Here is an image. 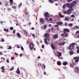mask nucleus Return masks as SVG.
<instances>
[{
	"instance_id": "nucleus-8",
	"label": "nucleus",
	"mask_w": 79,
	"mask_h": 79,
	"mask_svg": "<svg viewBox=\"0 0 79 79\" xmlns=\"http://www.w3.org/2000/svg\"><path fill=\"white\" fill-rule=\"evenodd\" d=\"M53 38L55 39H56L58 37V34H56L54 35L53 36Z\"/></svg>"
},
{
	"instance_id": "nucleus-42",
	"label": "nucleus",
	"mask_w": 79,
	"mask_h": 79,
	"mask_svg": "<svg viewBox=\"0 0 79 79\" xmlns=\"http://www.w3.org/2000/svg\"><path fill=\"white\" fill-rule=\"evenodd\" d=\"M49 2L50 3H53V0H49Z\"/></svg>"
},
{
	"instance_id": "nucleus-34",
	"label": "nucleus",
	"mask_w": 79,
	"mask_h": 79,
	"mask_svg": "<svg viewBox=\"0 0 79 79\" xmlns=\"http://www.w3.org/2000/svg\"><path fill=\"white\" fill-rule=\"evenodd\" d=\"M70 17H71V18H75V15L73 14L71 15Z\"/></svg>"
},
{
	"instance_id": "nucleus-64",
	"label": "nucleus",
	"mask_w": 79,
	"mask_h": 79,
	"mask_svg": "<svg viewBox=\"0 0 79 79\" xmlns=\"http://www.w3.org/2000/svg\"><path fill=\"white\" fill-rule=\"evenodd\" d=\"M51 31H55V30H54V29H53V28L52 27L51 28Z\"/></svg>"
},
{
	"instance_id": "nucleus-44",
	"label": "nucleus",
	"mask_w": 79,
	"mask_h": 79,
	"mask_svg": "<svg viewBox=\"0 0 79 79\" xmlns=\"http://www.w3.org/2000/svg\"><path fill=\"white\" fill-rule=\"evenodd\" d=\"M61 37H64V33H62L61 34Z\"/></svg>"
},
{
	"instance_id": "nucleus-63",
	"label": "nucleus",
	"mask_w": 79,
	"mask_h": 79,
	"mask_svg": "<svg viewBox=\"0 0 79 79\" xmlns=\"http://www.w3.org/2000/svg\"><path fill=\"white\" fill-rule=\"evenodd\" d=\"M49 21H52V19L51 18H50Z\"/></svg>"
},
{
	"instance_id": "nucleus-29",
	"label": "nucleus",
	"mask_w": 79,
	"mask_h": 79,
	"mask_svg": "<svg viewBox=\"0 0 79 79\" xmlns=\"http://www.w3.org/2000/svg\"><path fill=\"white\" fill-rule=\"evenodd\" d=\"M46 39L48 41H50V38L49 36Z\"/></svg>"
},
{
	"instance_id": "nucleus-61",
	"label": "nucleus",
	"mask_w": 79,
	"mask_h": 79,
	"mask_svg": "<svg viewBox=\"0 0 79 79\" xmlns=\"http://www.w3.org/2000/svg\"><path fill=\"white\" fill-rule=\"evenodd\" d=\"M77 53H79V49H78L77 50Z\"/></svg>"
},
{
	"instance_id": "nucleus-15",
	"label": "nucleus",
	"mask_w": 79,
	"mask_h": 79,
	"mask_svg": "<svg viewBox=\"0 0 79 79\" xmlns=\"http://www.w3.org/2000/svg\"><path fill=\"white\" fill-rule=\"evenodd\" d=\"M47 26L45 25V26H43V27H41V29H43L45 30L47 28Z\"/></svg>"
},
{
	"instance_id": "nucleus-54",
	"label": "nucleus",
	"mask_w": 79,
	"mask_h": 79,
	"mask_svg": "<svg viewBox=\"0 0 79 79\" xmlns=\"http://www.w3.org/2000/svg\"><path fill=\"white\" fill-rule=\"evenodd\" d=\"M75 62L76 63H78L79 62V60H76L75 61Z\"/></svg>"
},
{
	"instance_id": "nucleus-10",
	"label": "nucleus",
	"mask_w": 79,
	"mask_h": 79,
	"mask_svg": "<svg viewBox=\"0 0 79 79\" xmlns=\"http://www.w3.org/2000/svg\"><path fill=\"white\" fill-rule=\"evenodd\" d=\"M64 42H63L62 43H59L58 44V45H59V46H61V45H64Z\"/></svg>"
},
{
	"instance_id": "nucleus-1",
	"label": "nucleus",
	"mask_w": 79,
	"mask_h": 79,
	"mask_svg": "<svg viewBox=\"0 0 79 79\" xmlns=\"http://www.w3.org/2000/svg\"><path fill=\"white\" fill-rule=\"evenodd\" d=\"M75 44L76 43H74L71 44L69 46V49L70 50H74V46H75Z\"/></svg>"
},
{
	"instance_id": "nucleus-51",
	"label": "nucleus",
	"mask_w": 79,
	"mask_h": 79,
	"mask_svg": "<svg viewBox=\"0 0 79 79\" xmlns=\"http://www.w3.org/2000/svg\"><path fill=\"white\" fill-rule=\"evenodd\" d=\"M15 32H16V30H14L13 32V34H15Z\"/></svg>"
},
{
	"instance_id": "nucleus-38",
	"label": "nucleus",
	"mask_w": 79,
	"mask_h": 79,
	"mask_svg": "<svg viewBox=\"0 0 79 79\" xmlns=\"http://www.w3.org/2000/svg\"><path fill=\"white\" fill-rule=\"evenodd\" d=\"M10 30H11V31H13V29H14V28L13 27H10Z\"/></svg>"
},
{
	"instance_id": "nucleus-40",
	"label": "nucleus",
	"mask_w": 79,
	"mask_h": 79,
	"mask_svg": "<svg viewBox=\"0 0 79 79\" xmlns=\"http://www.w3.org/2000/svg\"><path fill=\"white\" fill-rule=\"evenodd\" d=\"M11 48H12V47H11V46H9L8 48V50H10L11 49Z\"/></svg>"
},
{
	"instance_id": "nucleus-33",
	"label": "nucleus",
	"mask_w": 79,
	"mask_h": 79,
	"mask_svg": "<svg viewBox=\"0 0 79 79\" xmlns=\"http://www.w3.org/2000/svg\"><path fill=\"white\" fill-rule=\"evenodd\" d=\"M77 2L76 1H75L72 2V3H74V5H76L77 3Z\"/></svg>"
},
{
	"instance_id": "nucleus-50",
	"label": "nucleus",
	"mask_w": 79,
	"mask_h": 79,
	"mask_svg": "<svg viewBox=\"0 0 79 79\" xmlns=\"http://www.w3.org/2000/svg\"><path fill=\"white\" fill-rule=\"evenodd\" d=\"M6 61L8 63H10V61H9V60L8 59L6 60Z\"/></svg>"
},
{
	"instance_id": "nucleus-46",
	"label": "nucleus",
	"mask_w": 79,
	"mask_h": 79,
	"mask_svg": "<svg viewBox=\"0 0 79 79\" xmlns=\"http://www.w3.org/2000/svg\"><path fill=\"white\" fill-rule=\"evenodd\" d=\"M1 60H3V61H5V58L3 57H1Z\"/></svg>"
},
{
	"instance_id": "nucleus-57",
	"label": "nucleus",
	"mask_w": 79,
	"mask_h": 79,
	"mask_svg": "<svg viewBox=\"0 0 79 79\" xmlns=\"http://www.w3.org/2000/svg\"><path fill=\"white\" fill-rule=\"evenodd\" d=\"M42 47L43 48H44V45L43 44L42 45Z\"/></svg>"
},
{
	"instance_id": "nucleus-41",
	"label": "nucleus",
	"mask_w": 79,
	"mask_h": 79,
	"mask_svg": "<svg viewBox=\"0 0 79 79\" xmlns=\"http://www.w3.org/2000/svg\"><path fill=\"white\" fill-rule=\"evenodd\" d=\"M69 27H70L71 26H73V24L72 23H69Z\"/></svg>"
},
{
	"instance_id": "nucleus-56",
	"label": "nucleus",
	"mask_w": 79,
	"mask_h": 79,
	"mask_svg": "<svg viewBox=\"0 0 79 79\" xmlns=\"http://www.w3.org/2000/svg\"><path fill=\"white\" fill-rule=\"evenodd\" d=\"M76 49H77L78 50V49H79V46H77L76 47Z\"/></svg>"
},
{
	"instance_id": "nucleus-60",
	"label": "nucleus",
	"mask_w": 79,
	"mask_h": 79,
	"mask_svg": "<svg viewBox=\"0 0 79 79\" xmlns=\"http://www.w3.org/2000/svg\"><path fill=\"white\" fill-rule=\"evenodd\" d=\"M32 37H35V35L34 34H32Z\"/></svg>"
},
{
	"instance_id": "nucleus-12",
	"label": "nucleus",
	"mask_w": 79,
	"mask_h": 79,
	"mask_svg": "<svg viewBox=\"0 0 79 79\" xmlns=\"http://www.w3.org/2000/svg\"><path fill=\"white\" fill-rule=\"evenodd\" d=\"M56 24H58V25H61V24H63V22H58L56 23Z\"/></svg>"
},
{
	"instance_id": "nucleus-14",
	"label": "nucleus",
	"mask_w": 79,
	"mask_h": 79,
	"mask_svg": "<svg viewBox=\"0 0 79 79\" xmlns=\"http://www.w3.org/2000/svg\"><path fill=\"white\" fill-rule=\"evenodd\" d=\"M57 54H58V56H59V57H60V56H61V55H62L61 52H57Z\"/></svg>"
},
{
	"instance_id": "nucleus-4",
	"label": "nucleus",
	"mask_w": 79,
	"mask_h": 79,
	"mask_svg": "<svg viewBox=\"0 0 79 79\" xmlns=\"http://www.w3.org/2000/svg\"><path fill=\"white\" fill-rule=\"evenodd\" d=\"M45 17H47V18H50V15L48 12H46L44 14Z\"/></svg>"
},
{
	"instance_id": "nucleus-16",
	"label": "nucleus",
	"mask_w": 79,
	"mask_h": 79,
	"mask_svg": "<svg viewBox=\"0 0 79 79\" xmlns=\"http://www.w3.org/2000/svg\"><path fill=\"white\" fill-rule=\"evenodd\" d=\"M76 35L77 36V38H79V31H78L76 32Z\"/></svg>"
},
{
	"instance_id": "nucleus-25",
	"label": "nucleus",
	"mask_w": 79,
	"mask_h": 79,
	"mask_svg": "<svg viewBox=\"0 0 79 79\" xmlns=\"http://www.w3.org/2000/svg\"><path fill=\"white\" fill-rule=\"evenodd\" d=\"M4 31H5V32H8L9 31V29H6V28H4Z\"/></svg>"
},
{
	"instance_id": "nucleus-59",
	"label": "nucleus",
	"mask_w": 79,
	"mask_h": 79,
	"mask_svg": "<svg viewBox=\"0 0 79 79\" xmlns=\"http://www.w3.org/2000/svg\"><path fill=\"white\" fill-rule=\"evenodd\" d=\"M55 27H59V26L57 25H55Z\"/></svg>"
},
{
	"instance_id": "nucleus-2",
	"label": "nucleus",
	"mask_w": 79,
	"mask_h": 79,
	"mask_svg": "<svg viewBox=\"0 0 79 79\" xmlns=\"http://www.w3.org/2000/svg\"><path fill=\"white\" fill-rule=\"evenodd\" d=\"M67 5L68 8H73V6H74V4L72 3H67Z\"/></svg>"
},
{
	"instance_id": "nucleus-13",
	"label": "nucleus",
	"mask_w": 79,
	"mask_h": 79,
	"mask_svg": "<svg viewBox=\"0 0 79 79\" xmlns=\"http://www.w3.org/2000/svg\"><path fill=\"white\" fill-rule=\"evenodd\" d=\"M9 2L10 3V6H11L13 5V0H10Z\"/></svg>"
},
{
	"instance_id": "nucleus-37",
	"label": "nucleus",
	"mask_w": 79,
	"mask_h": 79,
	"mask_svg": "<svg viewBox=\"0 0 79 79\" xmlns=\"http://www.w3.org/2000/svg\"><path fill=\"white\" fill-rule=\"evenodd\" d=\"M44 40L45 44H47L48 43H47V41L46 40V39H44Z\"/></svg>"
},
{
	"instance_id": "nucleus-11",
	"label": "nucleus",
	"mask_w": 79,
	"mask_h": 79,
	"mask_svg": "<svg viewBox=\"0 0 79 79\" xmlns=\"http://www.w3.org/2000/svg\"><path fill=\"white\" fill-rule=\"evenodd\" d=\"M44 36L46 37V39L50 37V35H49V34H48V33H45L44 35Z\"/></svg>"
},
{
	"instance_id": "nucleus-32",
	"label": "nucleus",
	"mask_w": 79,
	"mask_h": 79,
	"mask_svg": "<svg viewBox=\"0 0 79 79\" xmlns=\"http://www.w3.org/2000/svg\"><path fill=\"white\" fill-rule=\"evenodd\" d=\"M1 69H2V70H3V71H5V66H3L2 67Z\"/></svg>"
},
{
	"instance_id": "nucleus-18",
	"label": "nucleus",
	"mask_w": 79,
	"mask_h": 79,
	"mask_svg": "<svg viewBox=\"0 0 79 79\" xmlns=\"http://www.w3.org/2000/svg\"><path fill=\"white\" fill-rule=\"evenodd\" d=\"M70 66L71 68H73L74 66V63L70 64Z\"/></svg>"
},
{
	"instance_id": "nucleus-58",
	"label": "nucleus",
	"mask_w": 79,
	"mask_h": 79,
	"mask_svg": "<svg viewBox=\"0 0 79 79\" xmlns=\"http://www.w3.org/2000/svg\"><path fill=\"white\" fill-rule=\"evenodd\" d=\"M15 55H17V56H18V55H19V54H17L16 52L15 53Z\"/></svg>"
},
{
	"instance_id": "nucleus-28",
	"label": "nucleus",
	"mask_w": 79,
	"mask_h": 79,
	"mask_svg": "<svg viewBox=\"0 0 79 79\" xmlns=\"http://www.w3.org/2000/svg\"><path fill=\"white\" fill-rule=\"evenodd\" d=\"M64 20L65 21H69V19H68V18H67L66 16L65 17V18L64 19Z\"/></svg>"
},
{
	"instance_id": "nucleus-52",
	"label": "nucleus",
	"mask_w": 79,
	"mask_h": 79,
	"mask_svg": "<svg viewBox=\"0 0 79 79\" xmlns=\"http://www.w3.org/2000/svg\"><path fill=\"white\" fill-rule=\"evenodd\" d=\"M64 14H67V11H64Z\"/></svg>"
},
{
	"instance_id": "nucleus-49",
	"label": "nucleus",
	"mask_w": 79,
	"mask_h": 79,
	"mask_svg": "<svg viewBox=\"0 0 79 79\" xmlns=\"http://www.w3.org/2000/svg\"><path fill=\"white\" fill-rule=\"evenodd\" d=\"M14 69V68L13 67H12L11 69H10V71H12V70H13Z\"/></svg>"
},
{
	"instance_id": "nucleus-27",
	"label": "nucleus",
	"mask_w": 79,
	"mask_h": 79,
	"mask_svg": "<svg viewBox=\"0 0 79 79\" xmlns=\"http://www.w3.org/2000/svg\"><path fill=\"white\" fill-rule=\"evenodd\" d=\"M68 35V33H64V37H67Z\"/></svg>"
},
{
	"instance_id": "nucleus-55",
	"label": "nucleus",
	"mask_w": 79,
	"mask_h": 79,
	"mask_svg": "<svg viewBox=\"0 0 79 79\" xmlns=\"http://www.w3.org/2000/svg\"><path fill=\"white\" fill-rule=\"evenodd\" d=\"M11 60H15V58L13 57H11Z\"/></svg>"
},
{
	"instance_id": "nucleus-7",
	"label": "nucleus",
	"mask_w": 79,
	"mask_h": 79,
	"mask_svg": "<svg viewBox=\"0 0 79 79\" xmlns=\"http://www.w3.org/2000/svg\"><path fill=\"white\" fill-rule=\"evenodd\" d=\"M58 15L59 16L60 18H64V15H61V14L60 13H59Z\"/></svg>"
},
{
	"instance_id": "nucleus-19",
	"label": "nucleus",
	"mask_w": 79,
	"mask_h": 79,
	"mask_svg": "<svg viewBox=\"0 0 79 79\" xmlns=\"http://www.w3.org/2000/svg\"><path fill=\"white\" fill-rule=\"evenodd\" d=\"M57 65H58L59 66H60L61 65V63L60 61H58L57 62Z\"/></svg>"
},
{
	"instance_id": "nucleus-26",
	"label": "nucleus",
	"mask_w": 79,
	"mask_h": 79,
	"mask_svg": "<svg viewBox=\"0 0 79 79\" xmlns=\"http://www.w3.org/2000/svg\"><path fill=\"white\" fill-rule=\"evenodd\" d=\"M73 59L75 60H77L79 59V57H74Z\"/></svg>"
},
{
	"instance_id": "nucleus-24",
	"label": "nucleus",
	"mask_w": 79,
	"mask_h": 79,
	"mask_svg": "<svg viewBox=\"0 0 79 79\" xmlns=\"http://www.w3.org/2000/svg\"><path fill=\"white\" fill-rule=\"evenodd\" d=\"M44 19L42 18H41L40 19V22H41L42 23H44Z\"/></svg>"
},
{
	"instance_id": "nucleus-62",
	"label": "nucleus",
	"mask_w": 79,
	"mask_h": 79,
	"mask_svg": "<svg viewBox=\"0 0 79 79\" xmlns=\"http://www.w3.org/2000/svg\"><path fill=\"white\" fill-rule=\"evenodd\" d=\"M8 4V2H6V6H7Z\"/></svg>"
},
{
	"instance_id": "nucleus-21",
	"label": "nucleus",
	"mask_w": 79,
	"mask_h": 79,
	"mask_svg": "<svg viewBox=\"0 0 79 79\" xmlns=\"http://www.w3.org/2000/svg\"><path fill=\"white\" fill-rule=\"evenodd\" d=\"M68 63L67 62H64L63 63V64L64 66H66V65H67Z\"/></svg>"
},
{
	"instance_id": "nucleus-17",
	"label": "nucleus",
	"mask_w": 79,
	"mask_h": 79,
	"mask_svg": "<svg viewBox=\"0 0 79 79\" xmlns=\"http://www.w3.org/2000/svg\"><path fill=\"white\" fill-rule=\"evenodd\" d=\"M51 47L52 49H55L56 48V47H55L54 46V45H53V44H51Z\"/></svg>"
},
{
	"instance_id": "nucleus-6",
	"label": "nucleus",
	"mask_w": 79,
	"mask_h": 79,
	"mask_svg": "<svg viewBox=\"0 0 79 79\" xmlns=\"http://www.w3.org/2000/svg\"><path fill=\"white\" fill-rule=\"evenodd\" d=\"M74 69H75L77 71H75V73H79V67H75L74 68Z\"/></svg>"
},
{
	"instance_id": "nucleus-45",
	"label": "nucleus",
	"mask_w": 79,
	"mask_h": 79,
	"mask_svg": "<svg viewBox=\"0 0 79 79\" xmlns=\"http://www.w3.org/2000/svg\"><path fill=\"white\" fill-rule=\"evenodd\" d=\"M1 40L2 42H5V40L3 38H2L1 39Z\"/></svg>"
},
{
	"instance_id": "nucleus-48",
	"label": "nucleus",
	"mask_w": 79,
	"mask_h": 79,
	"mask_svg": "<svg viewBox=\"0 0 79 79\" xmlns=\"http://www.w3.org/2000/svg\"><path fill=\"white\" fill-rule=\"evenodd\" d=\"M21 48L22 50H23V51L24 50V48H23V46H21Z\"/></svg>"
},
{
	"instance_id": "nucleus-30",
	"label": "nucleus",
	"mask_w": 79,
	"mask_h": 79,
	"mask_svg": "<svg viewBox=\"0 0 79 79\" xmlns=\"http://www.w3.org/2000/svg\"><path fill=\"white\" fill-rule=\"evenodd\" d=\"M24 13L25 15H27L29 14V13H28V12H27V11H25Z\"/></svg>"
},
{
	"instance_id": "nucleus-53",
	"label": "nucleus",
	"mask_w": 79,
	"mask_h": 79,
	"mask_svg": "<svg viewBox=\"0 0 79 79\" xmlns=\"http://www.w3.org/2000/svg\"><path fill=\"white\" fill-rule=\"evenodd\" d=\"M67 2H72V0H68Z\"/></svg>"
},
{
	"instance_id": "nucleus-9",
	"label": "nucleus",
	"mask_w": 79,
	"mask_h": 79,
	"mask_svg": "<svg viewBox=\"0 0 79 79\" xmlns=\"http://www.w3.org/2000/svg\"><path fill=\"white\" fill-rule=\"evenodd\" d=\"M67 15H71V13L72 12L69 10H67Z\"/></svg>"
},
{
	"instance_id": "nucleus-23",
	"label": "nucleus",
	"mask_w": 79,
	"mask_h": 79,
	"mask_svg": "<svg viewBox=\"0 0 79 79\" xmlns=\"http://www.w3.org/2000/svg\"><path fill=\"white\" fill-rule=\"evenodd\" d=\"M16 35L19 37V38H20V37H21V35L19 33H17Z\"/></svg>"
},
{
	"instance_id": "nucleus-36",
	"label": "nucleus",
	"mask_w": 79,
	"mask_h": 79,
	"mask_svg": "<svg viewBox=\"0 0 79 79\" xmlns=\"http://www.w3.org/2000/svg\"><path fill=\"white\" fill-rule=\"evenodd\" d=\"M23 32L26 34H27V32L26 30H24Z\"/></svg>"
},
{
	"instance_id": "nucleus-39",
	"label": "nucleus",
	"mask_w": 79,
	"mask_h": 79,
	"mask_svg": "<svg viewBox=\"0 0 79 79\" xmlns=\"http://www.w3.org/2000/svg\"><path fill=\"white\" fill-rule=\"evenodd\" d=\"M69 53L70 55H73V52L72 51H70Z\"/></svg>"
},
{
	"instance_id": "nucleus-35",
	"label": "nucleus",
	"mask_w": 79,
	"mask_h": 79,
	"mask_svg": "<svg viewBox=\"0 0 79 79\" xmlns=\"http://www.w3.org/2000/svg\"><path fill=\"white\" fill-rule=\"evenodd\" d=\"M12 8H13L14 9H16V6H13L12 7Z\"/></svg>"
},
{
	"instance_id": "nucleus-22",
	"label": "nucleus",
	"mask_w": 79,
	"mask_h": 79,
	"mask_svg": "<svg viewBox=\"0 0 79 79\" xmlns=\"http://www.w3.org/2000/svg\"><path fill=\"white\" fill-rule=\"evenodd\" d=\"M16 73L18 74H19L20 73V71H19V68H17V70L16 71Z\"/></svg>"
},
{
	"instance_id": "nucleus-47",
	"label": "nucleus",
	"mask_w": 79,
	"mask_h": 79,
	"mask_svg": "<svg viewBox=\"0 0 79 79\" xmlns=\"http://www.w3.org/2000/svg\"><path fill=\"white\" fill-rule=\"evenodd\" d=\"M75 27L76 28V29H79V26H75Z\"/></svg>"
},
{
	"instance_id": "nucleus-31",
	"label": "nucleus",
	"mask_w": 79,
	"mask_h": 79,
	"mask_svg": "<svg viewBox=\"0 0 79 79\" xmlns=\"http://www.w3.org/2000/svg\"><path fill=\"white\" fill-rule=\"evenodd\" d=\"M45 19H46V21H47L48 22V21H49V20H48V18L47 17H45Z\"/></svg>"
},
{
	"instance_id": "nucleus-5",
	"label": "nucleus",
	"mask_w": 79,
	"mask_h": 79,
	"mask_svg": "<svg viewBox=\"0 0 79 79\" xmlns=\"http://www.w3.org/2000/svg\"><path fill=\"white\" fill-rule=\"evenodd\" d=\"M66 32H69V30L67 28H64V33H66Z\"/></svg>"
},
{
	"instance_id": "nucleus-3",
	"label": "nucleus",
	"mask_w": 79,
	"mask_h": 79,
	"mask_svg": "<svg viewBox=\"0 0 79 79\" xmlns=\"http://www.w3.org/2000/svg\"><path fill=\"white\" fill-rule=\"evenodd\" d=\"M29 47L30 50H33L34 47V44L32 43H31L29 45Z\"/></svg>"
},
{
	"instance_id": "nucleus-20",
	"label": "nucleus",
	"mask_w": 79,
	"mask_h": 79,
	"mask_svg": "<svg viewBox=\"0 0 79 79\" xmlns=\"http://www.w3.org/2000/svg\"><path fill=\"white\" fill-rule=\"evenodd\" d=\"M67 4H68V3L66 4H64L63 5V6L62 7L63 9H65V8H66V6L67 7H68V6L67 5Z\"/></svg>"
},
{
	"instance_id": "nucleus-43",
	"label": "nucleus",
	"mask_w": 79,
	"mask_h": 79,
	"mask_svg": "<svg viewBox=\"0 0 79 79\" xmlns=\"http://www.w3.org/2000/svg\"><path fill=\"white\" fill-rule=\"evenodd\" d=\"M71 9H69V10H70V11H74V10L72 8H71Z\"/></svg>"
}]
</instances>
